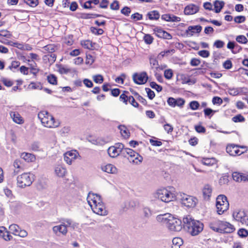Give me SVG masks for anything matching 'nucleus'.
Segmentation results:
<instances>
[{
	"label": "nucleus",
	"mask_w": 248,
	"mask_h": 248,
	"mask_svg": "<svg viewBox=\"0 0 248 248\" xmlns=\"http://www.w3.org/2000/svg\"><path fill=\"white\" fill-rule=\"evenodd\" d=\"M87 202L92 211L100 216H106L108 212L100 195L89 192L87 197Z\"/></svg>",
	"instance_id": "nucleus-1"
},
{
	"label": "nucleus",
	"mask_w": 248,
	"mask_h": 248,
	"mask_svg": "<svg viewBox=\"0 0 248 248\" xmlns=\"http://www.w3.org/2000/svg\"><path fill=\"white\" fill-rule=\"evenodd\" d=\"M183 227L192 236L198 235L203 229V224L198 220L193 219L190 215L183 219Z\"/></svg>",
	"instance_id": "nucleus-2"
},
{
	"label": "nucleus",
	"mask_w": 248,
	"mask_h": 248,
	"mask_svg": "<svg viewBox=\"0 0 248 248\" xmlns=\"http://www.w3.org/2000/svg\"><path fill=\"white\" fill-rule=\"evenodd\" d=\"M156 219L158 221L166 224L168 229L172 231L179 232L183 226L181 220L173 217L170 214L159 215L157 216Z\"/></svg>",
	"instance_id": "nucleus-3"
},
{
	"label": "nucleus",
	"mask_w": 248,
	"mask_h": 248,
	"mask_svg": "<svg viewBox=\"0 0 248 248\" xmlns=\"http://www.w3.org/2000/svg\"><path fill=\"white\" fill-rule=\"evenodd\" d=\"M154 195L155 198L165 203L173 201L176 197L175 188L170 186L157 189Z\"/></svg>",
	"instance_id": "nucleus-4"
},
{
	"label": "nucleus",
	"mask_w": 248,
	"mask_h": 248,
	"mask_svg": "<svg viewBox=\"0 0 248 248\" xmlns=\"http://www.w3.org/2000/svg\"><path fill=\"white\" fill-rule=\"evenodd\" d=\"M210 227L212 230L220 233H232L235 230L233 225L228 222L221 220L211 222Z\"/></svg>",
	"instance_id": "nucleus-5"
},
{
	"label": "nucleus",
	"mask_w": 248,
	"mask_h": 248,
	"mask_svg": "<svg viewBox=\"0 0 248 248\" xmlns=\"http://www.w3.org/2000/svg\"><path fill=\"white\" fill-rule=\"evenodd\" d=\"M38 118L42 124L47 128H56L60 124L55 120L54 117L46 111H40L38 114Z\"/></svg>",
	"instance_id": "nucleus-6"
},
{
	"label": "nucleus",
	"mask_w": 248,
	"mask_h": 248,
	"mask_svg": "<svg viewBox=\"0 0 248 248\" xmlns=\"http://www.w3.org/2000/svg\"><path fill=\"white\" fill-rule=\"evenodd\" d=\"M61 221V224L55 226L52 228V231L56 235L65 236L68 232L67 227L72 225L73 221L68 218L63 219Z\"/></svg>",
	"instance_id": "nucleus-7"
},
{
	"label": "nucleus",
	"mask_w": 248,
	"mask_h": 248,
	"mask_svg": "<svg viewBox=\"0 0 248 248\" xmlns=\"http://www.w3.org/2000/svg\"><path fill=\"white\" fill-rule=\"evenodd\" d=\"M16 181L19 187L25 188L31 185L34 181V175L30 172H24L17 176Z\"/></svg>",
	"instance_id": "nucleus-8"
},
{
	"label": "nucleus",
	"mask_w": 248,
	"mask_h": 248,
	"mask_svg": "<svg viewBox=\"0 0 248 248\" xmlns=\"http://www.w3.org/2000/svg\"><path fill=\"white\" fill-rule=\"evenodd\" d=\"M216 206L218 215H222L229 208V203L227 197L224 195H219L216 198Z\"/></svg>",
	"instance_id": "nucleus-9"
},
{
	"label": "nucleus",
	"mask_w": 248,
	"mask_h": 248,
	"mask_svg": "<svg viewBox=\"0 0 248 248\" xmlns=\"http://www.w3.org/2000/svg\"><path fill=\"white\" fill-rule=\"evenodd\" d=\"M179 200L183 206L189 208L195 207L198 202L196 197L185 193L180 194Z\"/></svg>",
	"instance_id": "nucleus-10"
},
{
	"label": "nucleus",
	"mask_w": 248,
	"mask_h": 248,
	"mask_svg": "<svg viewBox=\"0 0 248 248\" xmlns=\"http://www.w3.org/2000/svg\"><path fill=\"white\" fill-rule=\"evenodd\" d=\"M124 154L130 162L135 164L140 163L143 160V157L141 155L130 148H124Z\"/></svg>",
	"instance_id": "nucleus-11"
},
{
	"label": "nucleus",
	"mask_w": 248,
	"mask_h": 248,
	"mask_svg": "<svg viewBox=\"0 0 248 248\" xmlns=\"http://www.w3.org/2000/svg\"><path fill=\"white\" fill-rule=\"evenodd\" d=\"M124 154L130 162L135 164L140 163L143 160V157L141 155L130 148H124Z\"/></svg>",
	"instance_id": "nucleus-12"
},
{
	"label": "nucleus",
	"mask_w": 248,
	"mask_h": 248,
	"mask_svg": "<svg viewBox=\"0 0 248 248\" xmlns=\"http://www.w3.org/2000/svg\"><path fill=\"white\" fill-rule=\"evenodd\" d=\"M232 216L237 221L248 226V214L244 210H236L233 213Z\"/></svg>",
	"instance_id": "nucleus-13"
},
{
	"label": "nucleus",
	"mask_w": 248,
	"mask_h": 248,
	"mask_svg": "<svg viewBox=\"0 0 248 248\" xmlns=\"http://www.w3.org/2000/svg\"><path fill=\"white\" fill-rule=\"evenodd\" d=\"M124 145L122 143H117L108 148V153L110 157L114 158L119 155L122 152L124 153Z\"/></svg>",
	"instance_id": "nucleus-14"
},
{
	"label": "nucleus",
	"mask_w": 248,
	"mask_h": 248,
	"mask_svg": "<svg viewBox=\"0 0 248 248\" xmlns=\"http://www.w3.org/2000/svg\"><path fill=\"white\" fill-rule=\"evenodd\" d=\"M148 77L146 72H142L140 73H135L133 75V79L134 82L137 84L141 85L145 83Z\"/></svg>",
	"instance_id": "nucleus-15"
},
{
	"label": "nucleus",
	"mask_w": 248,
	"mask_h": 248,
	"mask_svg": "<svg viewBox=\"0 0 248 248\" xmlns=\"http://www.w3.org/2000/svg\"><path fill=\"white\" fill-rule=\"evenodd\" d=\"M79 156V154L76 150L68 151L64 154V160L69 165H71Z\"/></svg>",
	"instance_id": "nucleus-16"
},
{
	"label": "nucleus",
	"mask_w": 248,
	"mask_h": 248,
	"mask_svg": "<svg viewBox=\"0 0 248 248\" xmlns=\"http://www.w3.org/2000/svg\"><path fill=\"white\" fill-rule=\"evenodd\" d=\"M154 34L157 37L165 39H171L172 36L168 32L163 30L161 28L156 27L153 29Z\"/></svg>",
	"instance_id": "nucleus-17"
},
{
	"label": "nucleus",
	"mask_w": 248,
	"mask_h": 248,
	"mask_svg": "<svg viewBox=\"0 0 248 248\" xmlns=\"http://www.w3.org/2000/svg\"><path fill=\"white\" fill-rule=\"evenodd\" d=\"M168 105L171 107H175L176 106L180 108H183L185 104V101L184 99L178 98L175 99L173 97H169L167 100Z\"/></svg>",
	"instance_id": "nucleus-18"
},
{
	"label": "nucleus",
	"mask_w": 248,
	"mask_h": 248,
	"mask_svg": "<svg viewBox=\"0 0 248 248\" xmlns=\"http://www.w3.org/2000/svg\"><path fill=\"white\" fill-rule=\"evenodd\" d=\"M232 177L237 182H248V174L238 172H233Z\"/></svg>",
	"instance_id": "nucleus-19"
},
{
	"label": "nucleus",
	"mask_w": 248,
	"mask_h": 248,
	"mask_svg": "<svg viewBox=\"0 0 248 248\" xmlns=\"http://www.w3.org/2000/svg\"><path fill=\"white\" fill-rule=\"evenodd\" d=\"M54 173L56 176L63 178L67 173L66 168L62 165H57L54 167Z\"/></svg>",
	"instance_id": "nucleus-20"
},
{
	"label": "nucleus",
	"mask_w": 248,
	"mask_h": 248,
	"mask_svg": "<svg viewBox=\"0 0 248 248\" xmlns=\"http://www.w3.org/2000/svg\"><path fill=\"white\" fill-rule=\"evenodd\" d=\"M226 151L230 155L232 156L239 155L243 153V152L239 150L238 146L234 145L227 146Z\"/></svg>",
	"instance_id": "nucleus-21"
},
{
	"label": "nucleus",
	"mask_w": 248,
	"mask_h": 248,
	"mask_svg": "<svg viewBox=\"0 0 248 248\" xmlns=\"http://www.w3.org/2000/svg\"><path fill=\"white\" fill-rule=\"evenodd\" d=\"M199 10L198 6L194 4H190L187 5L184 10V13L186 15H194L197 13Z\"/></svg>",
	"instance_id": "nucleus-22"
},
{
	"label": "nucleus",
	"mask_w": 248,
	"mask_h": 248,
	"mask_svg": "<svg viewBox=\"0 0 248 248\" xmlns=\"http://www.w3.org/2000/svg\"><path fill=\"white\" fill-rule=\"evenodd\" d=\"M10 115L15 123L19 124H24V120L18 112L16 111H10Z\"/></svg>",
	"instance_id": "nucleus-23"
},
{
	"label": "nucleus",
	"mask_w": 248,
	"mask_h": 248,
	"mask_svg": "<svg viewBox=\"0 0 248 248\" xmlns=\"http://www.w3.org/2000/svg\"><path fill=\"white\" fill-rule=\"evenodd\" d=\"M101 168L102 171L108 173L116 174L118 172L117 169L111 164H103Z\"/></svg>",
	"instance_id": "nucleus-24"
},
{
	"label": "nucleus",
	"mask_w": 248,
	"mask_h": 248,
	"mask_svg": "<svg viewBox=\"0 0 248 248\" xmlns=\"http://www.w3.org/2000/svg\"><path fill=\"white\" fill-rule=\"evenodd\" d=\"M161 19L167 22H179L181 21L180 17L174 16L172 14H166L162 15Z\"/></svg>",
	"instance_id": "nucleus-25"
},
{
	"label": "nucleus",
	"mask_w": 248,
	"mask_h": 248,
	"mask_svg": "<svg viewBox=\"0 0 248 248\" xmlns=\"http://www.w3.org/2000/svg\"><path fill=\"white\" fill-rule=\"evenodd\" d=\"M13 166L14 167V174L16 175L19 172L24 170V167L22 165V162L20 159H16L13 163Z\"/></svg>",
	"instance_id": "nucleus-26"
},
{
	"label": "nucleus",
	"mask_w": 248,
	"mask_h": 248,
	"mask_svg": "<svg viewBox=\"0 0 248 248\" xmlns=\"http://www.w3.org/2000/svg\"><path fill=\"white\" fill-rule=\"evenodd\" d=\"M177 80L181 81L182 84H194L195 83V80H191L188 76L180 74L177 76Z\"/></svg>",
	"instance_id": "nucleus-27"
},
{
	"label": "nucleus",
	"mask_w": 248,
	"mask_h": 248,
	"mask_svg": "<svg viewBox=\"0 0 248 248\" xmlns=\"http://www.w3.org/2000/svg\"><path fill=\"white\" fill-rule=\"evenodd\" d=\"M212 193V188L209 185H206L202 189L203 197L205 200L209 201Z\"/></svg>",
	"instance_id": "nucleus-28"
},
{
	"label": "nucleus",
	"mask_w": 248,
	"mask_h": 248,
	"mask_svg": "<svg viewBox=\"0 0 248 248\" xmlns=\"http://www.w3.org/2000/svg\"><path fill=\"white\" fill-rule=\"evenodd\" d=\"M202 27L200 25L189 26L186 32L187 35L192 36L194 33H199L201 31Z\"/></svg>",
	"instance_id": "nucleus-29"
},
{
	"label": "nucleus",
	"mask_w": 248,
	"mask_h": 248,
	"mask_svg": "<svg viewBox=\"0 0 248 248\" xmlns=\"http://www.w3.org/2000/svg\"><path fill=\"white\" fill-rule=\"evenodd\" d=\"M20 157L28 162H33L35 160V157L33 155L27 153H22Z\"/></svg>",
	"instance_id": "nucleus-30"
},
{
	"label": "nucleus",
	"mask_w": 248,
	"mask_h": 248,
	"mask_svg": "<svg viewBox=\"0 0 248 248\" xmlns=\"http://www.w3.org/2000/svg\"><path fill=\"white\" fill-rule=\"evenodd\" d=\"M225 3L223 1L216 0L214 2L215 11L216 13H219L224 7Z\"/></svg>",
	"instance_id": "nucleus-31"
},
{
	"label": "nucleus",
	"mask_w": 248,
	"mask_h": 248,
	"mask_svg": "<svg viewBox=\"0 0 248 248\" xmlns=\"http://www.w3.org/2000/svg\"><path fill=\"white\" fill-rule=\"evenodd\" d=\"M202 163L206 166H212L217 163V160L214 158H203L201 160Z\"/></svg>",
	"instance_id": "nucleus-32"
},
{
	"label": "nucleus",
	"mask_w": 248,
	"mask_h": 248,
	"mask_svg": "<svg viewBox=\"0 0 248 248\" xmlns=\"http://www.w3.org/2000/svg\"><path fill=\"white\" fill-rule=\"evenodd\" d=\"M119 129L120 131V133L124 139H127L130 136V132L128 129L124 125H120Z\"/></svg>",
	"instance_id": "nucleus-33"
},
{
	"label": "nucleus",
	"mask_w": 248,
	"mask_h": 248,
	"mask_svg": "<svg viewBox=\"0 0 248 248\" xmlns=\"http://www.w3.org/2000/svg\"><path fill=\"white\" fill-rule=\"evenodd\" d=\"M243 91L241 88H228V92L232 96H236L240 94Z\"/></svg>",
	"instance_id": "nucleus-34"
},
{
	"label": "nucleus",
	"mask_w": 248,
	"mask_h": 248,
	"mask_svg": "<svg viewBox=\"0 0 248 248\" xmlns=\"http://www.w3.org/2000/svg\"><path fill=\"white\" fill-rule=\"evenodd\" d=\"M28 88L31 90H42L43 86L40 82H31L28 86Z\"/></svg>",
	"instance_id": "nucleus-35"
},
{
	"label": "nucleus",
	"mask_w": 248,
	"mask_h": 248,
	"mask_svg": "<svg viewBox=\"0 0 248 248\" xmlns=\"http://www.w3.org/2000/svg\"><path fill=\"white\" fill-rule=\"evenodd\" d=\"M172 245L171 247L173 248H180L183 242L181 238L179 237H175L172 239Z\"/></svg>",
	"instance_id": "nucleus-36"
},
{
	"label": "nucleus",
	"mask_w": 248,
	"mask_h": 248,
	"mask_svg": "<svg viewBox=\"0 0 248 248\" xmlns=\"http://www.w3.org/2000/svg\"><path fill=\"white\" fill-rule=\"evenodd\" d=\"M9 229L12 233L15 235H17V234H18V232L20 228L17 225L13 224L9 226Z\"/></svg>",
	"instance_id": "nucleus-37"
},
{
	"label": "nucleus",
	"mask_w": 248,
	"mask_h": 248,
	"mask_svg": "<svg viewBox=\"0 0 248 248\" xmlns=\"http://www.w3.org/2000/svg\"><path fill=\"white\" fill-rule=\"evenodd\" d=\"M147 16L151 20H157L160 16L158 12L155 10L148 13Z\"/></svg>",
	"instance_id": "nucleus-38"
},
{
	"label": "nucleus",
	"mask_w": 248,
	"mask_h": 248,
	"mask_svg": "<svg viewBox=\"0 0 248 248\" xmlns=\"http://www.w3.org/2000/svg\"><path fill=\"white\" fill-rule=\"evenodd\" d=\"M70 132V128L69 126H64L60 129L59 134L62 137H66Z\"/></svg>",
	"instance_id": "nucleus-39"
},
{
	"label": "nucleus",
	"mask_w": 248,
	"mask_h": 248,
	"mask_svg": "<svg viewBox=\"0 0 248 248\" xmlns=\"http://www.w3.org/2000/svg\"><path fill=\"white\" fill-rule=\"evenodd\" d=\"M44 50L50 53L54 52L56 48V46L53 44H49L43 47Z\"/></svg>",
	"instance_id": "nucleus-40"
},
{
	"label": "nucleus",
	"mask_w": 248,
	"mask_h": 248,
	"mask_svg": "<svg viewBox=\"0 0 248 248\" xmlns=\"http://www.w3.org/2000/svg\"><path fill=\"white\" fill-rule=\"evenodd\" d=\"M150 63L152 68H155L156 70H158L159 65L158 61L156 59L151 58L150 59Z\"/></svg>",
	"instance_id": "nucleus-41"
},
{
	"label": "nucleus",
	"mask_w": 248,
	"mask_h": 248,
	"mask_svg": "<svg viewBox=\"0 0 248 248\" xmlns=\"http://www.w3.org/2000/svg\"><path fill=\"white\" fill-rule=\"evenodd\" d=\"M48 82L52 85H56L57 84V77L54 75H48L47 77Z\"/></svg>",
	"instance_id": "nucleus-42"
},
{
	"label": "nucleus",
	"mask_w": 248,
	"mask_h": 248,
	"mask_svg": "<svg viewBox=\"0 0 248 248\" xmlns=\"http://www.w3.org/2000/svg\"><path fill=\"white\" fill-rule=\"evenodd\" d=\"M164 75L167 79L170 80L173 75V71L171 69H166L164 71Z\"/></svg>",
	"instance_id": "nucleus-43"
},
{
	"label": "nucleus",
	"mask_w": 248,
	"mask_h": 248,
	"mask_svg": "<svg viewBox=\"0 0 248 248\" xmlns=\"http://www.w3.org/2000/svg\"><path fill=\"white\" fill-rule=\"evenodd\" d=\"M81 45L85 48L91 49L93 47L92 43L90 40H84L81 42Z\"/></svg>",
	"instance_id": "nucleus-44"
},
{
	"label": "nucleus",
	"mask_w": 248,
	"mask_h": 248,
	"mask_svg": "<svg viewBox=\"0 0 248 248\" xmlns=\"http://www.w3.org/2000/svg\"><path fill=\"white\" fill-rule=\"evenodd\" d=\"M93 81L96 83H102L103 82L104 78L101 75H96L93 76Z\"/></svg>",
	"instance_id": "nucleus-45"
},
{
	"label": "nucleus",
	"mask_w": 248,
	"mask_h": 248,
	"mask_svg": "<svg viewBox=\"0 0 248 248\" xmlns=\"http://www.w3.org/2000/svg\"><path fill=\"white\" fill-rule=\"evenodd\" d=\"M245 120V118L241 114H238L232 118V121L235 123L243 122Z\"/></svg>",
	"instance_id": "nucleus-46"
},
{
	"label": "nucleus",
	"mask_w": 248,
	"mask_h": 248,
	"mask_svg": "<svg viewBox=\"0 0 248 248\" xmlns=\"http://www.w3.org/2000/svg\"><path fill=\"white\" fill-rule=\"evenodd\" d=\"M90 30L91 32L95 35H101L104 32V31L102 29H98L94 27H91Z\"/></svg>",
	"instance_id": "nucleus-47"
},
{
	"label": "nucleus",
	"mask_w": 248,
	"mask_h": 248,
	"mask_svg": "<svg viewBox=\"0 0 248 248\" xmlns=\"http://www.w3.org/2000/svg\"><path fill=\"white\" fill-rule=\"evenodd\" d=\"M236 40L237 42L240 44H246L248 42V39L243 35H238L236 38Z\"/></svg>",
	"instance_id": "nucleus-48"
},
{
	"label": "nucleus",
	"mask_w": 248,
	"mask_h": 248,
	"mask_svg": "<svg viewBox=\"0 0 248 248\" xmlns=\"http://www.w3.org/2000/svg\"><path fill=\"white\" fill-rule=\"evenodd\" d=\"M237 234L241 237H246L248 235V231L245 229H240L237 232Z\"/></svg>",
	"instance_id": "nucleus-49"
},
{
	"label": "nucleus",
	"mask_w": 248,
	"mask_h": 248,
	"mask_svg": "<svg viewBox=\"0 0 248 248\" xmlns=\"http://www.w3.org/2000/svg\"><path fill=\"white\" fill-rule=\"evenodd\" d=\"M189 106L192 110H195L199 108L200 104L197 101H192L189 103Z\"/></svg>",
	"instance_id": "nucleus-50"
},
{
	"label": "nucleus",
	"mask_w": 248,
	"mask_h": 248,
	"mask_svg": "<svg viewBox=\"0 0 248 248\" xmlns=\"http://www.w3.org/2000/svg\"><path fill=\"white\" fill-rule=\"evenodd\" d=\"M143 214L145 217L148 218L152 215L153 212L149 208L145 207L143 209Z\"/></svg>",
	"instance_id": "nucleus-51"
},
{
	"label": "nucleus",
	"mask_w": 248,
	"mask_h": 248,
	"mask_svg": "<svg viewBox=\"0 0 248 248\" xmlns=\"http://www.w3.org/2000/svg\"><path fill=\"white\" fill-rule=\"evenodd\" d=\"M153 37L150 34H145L143 37V40L146 44H151L153 41Z\"/></svg>",
	"instance_id": "nucleus-52"
},
{
	"label": "nucleus",
	"mask_w": 248,
	"mask_h": 248,
	"mask_svg": "<svg viewBox=\"0 0 248 248\" xmlns=\"http://www.w3.org/2000/svg\"><path fill=\"white\" fill-rule=\"evenodd\" d=\"M24 2L29 6L34 7L37 5V0H24Z\"/></svg>",
	"instance_id": "nucleus-53"
},
{
	"label": "nucleus",
	"mask_w": 248,
	"mask_h": 248,
	"mask_svg": "<svg viewBox=\"0 0 248 248\" xmlns=\"http://www.w3.org/2000/svg\"><path fill=\"white\" fill-rule=\"evenodd\" d=\"M150 85L151 88L155 89L158 92L161 91L162 90V87L157 84L155 82H150Z\"/></svg>",
	"instance_id": "nucleus-54"
},
{
	"label": "nucleus",
	"mask_w": 248,
	"mask_h": 248,
	"mask_svg": "<svg viewBox=\"0 0 248 248\" xmlns=\"http://www.w3.org/2000/svg\"><path fill=\"white\" fill-rule=\"evenodd\" d=\"M164 130L167 133L170 134L173 131V128L171 125L169 124H166L163 125Z\"/></svg>",
	"instance_id": "nucleus-55"
},
{
	"label": "nucleus",
	"mask_w": 248,
	"mask_h": 248,
	"mask_svg": "<svg viewBox=\"0 0 248 248\" xmlns=\"http://www.w3.org/2000/svg\"><path fill=\"white\" fill-rule=\"evenodd\" d=\"M224 45V42L219 40H216L214 43V46L217 48H222Z\"/></svg>",
	"instance_id": "nucleus-56"
},
{
	"label": "nucleus",
	"mask_w": 248,
	"mask_h": 248,
	"mask_svg": "<svg viewBox=\"0 0 248 248\" xmlns=\"http://www.w3.org/2000/svg\"><path fill=\"white\" fill-rule=\"evenodd\" d=\"M131 18L134 21H138L142 19V15L139 13H136L132 15Z\"/></svg>",
	"instance_id": "nucleus-57"
},
{
	"label": "nucleus",
	"mask_w": 248,
	"mask_h": 248,
	"mask_svg": "<svg viewBox=\"0 0 248 248\" xmlns=\"http://www.w3.org/2000/svg\"><path fill=\"white\" fill-rule=\"evenodd\" d=\"M198 54L203 58H207L209 56L210 53L208 50H202L198 52Z\"/></svg>",
	"instance_id": "nucleus-58"
},
{
	"label": "nucleus",
	"mask_w": 248,
	"mask_h": 248,
	"mask_svg": "<svg viewBox=\"0 0 248 248\" xmlns=\"http://www.w3.org/2000/svg\"><path fill=\"white\" fill-rule=\"evenodd\" d=\"M212 103L213 104H217V105H221L223 103L222 99L219 97L217 96H215L212 99Z\"/></svg>",
	"instance_id": "nucleus-59"
},
{
	"label": "nucleus",
	"mask_w": 248,
	"mask_h": 248,
	"mask_svg": "<svg viewBox=\"0 0 248 248\" xmlns=\"http://www.w3.org/2000/svg\"><path fill=\"white\" fill-rule=\"evenodd\" d=\"M195 129L197 132L199 133H204L206 131L205 128L201 125H195Z\"/></svg>",
	"instance_id": "nucleus-60"
},
{
	"label": "nucleus",
	"mask_w": 248,
	"mask_h": 248,
	"mask_svg": "<svg viewBox=\"0 0 248 248\" xmlns=\"http://www.w3.org/2000/svg\"><path fill=\"white\" fill-rule=\"evenodd\" d=\"M110 9L117 10L119 9V4L117 0H114L110 5Z\"/></svg>",
	"instance_id": "nucleus-61"
},
{
	"label": "nucleus",
	"mask_w": 248,
	"mask_h": 248,
	"mask_svg": "<svg viewBox=\"0 0 248 248\" xmlns=\"http://www.w3.org/2000/svg\"><path fill=\"white\" fill-rule=\"evenodd\" d=\"M145 90L146 91L148 97L150 99H153L155 96V93L154 92V91H153L149 88H146Z\"/></svg>",
	"instance_id": "nucleus-62"
},
{
	"label": "nucleus",
	"mask_w": 248,
	"mask_h": 248,
	"mask_svg": "<svg viewBox=\"0 0 248 248\" xmlns=\"http://www.w3.org/2000/svg\"><path fill=\"white\" fill-rule=\"evenodd\" d=\"M128 101L135 107H137L138 106V103L135 101L134 98L132 96H128Z\"/></svg>",
	"instance_id": "nucleus-63"
},
{
	"label": "nucleus",
	"mask_w": 248,
	"mask_h": 248,
	"mask_svg": "<svg viewBox=\"0 0 248 248\" xmlns=\"http://www.w3.org/2000/svg\"><path fill=\"white\" fill-rule=\"evenodd\" d=\"M121 12L123 15L128 16L131 12V10L129 7L125 6L121 10Z\"/></svg>",
	"instance_id": "nucleus-64"
}]
</instances>
